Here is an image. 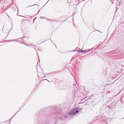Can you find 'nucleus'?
I'll use <instances>...</instances> for the list:
<instances>
[{
    "mask_svg": "<svg viewBox=\"0 0 124 124\" xmlns=\"http://www.w3.org/2000/svg\"><path fill=\"white\" fill-rule=\"evenodd\" d=\"M78 108L76 107L75 108L70 112L69 114L70 115H75L76 113L78 112Z\"/></svg>",
    "mask_w": 124,
    "mask_h": 124,
    "instance_id": "1",
    "label": "nucleus"
},
{
    "mask_svg": "<svg viewBox=\"0 0 124 124\" xmlns=\"http://www.w3.org/2000/svg\"><path fill=\"white\" fill-rule=\"evenodd\" d=\"M15 41V40H9L8 41L9 42H12V41Z\"/></svg>",
    "mask_w": 124,
    "mask_h": 124,
    "instance_id": "2",
    "label": "nucleus"
},
{
    "mask_svg": "<svg viewBox=\"0 0 124 124\" xmlns=\"http://www.w3.org/2000/svg\"><path fill=\"white\" fill-rule=\"evenodd\" d=\"M80 52H83L84 53H85V51L83 50H81V51H80Z\"/></svg>",
    "mask_w": 124,
    "mask_h": 124,
    "instance_id": "3",
    "label": "nucleus"
},
{
    "mask_svg": "<svg viewBox=\"0 0 124 124\" xmlns=\"http://www.w3.org/2000/svg\"><path fill=\"white\" fill-rule=\"evenodd\" d=\"M3 0H0V2H1Z\"/></svg>",
    "mask_w": 124,
    "mask_h": 124,
    "instance_id": "4",
    "label": "nucleus"
}]
</instances>
